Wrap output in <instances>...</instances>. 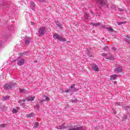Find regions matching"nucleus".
Here are the masks:
<instances>
[{"label":"nucleus","instance_id":"1","mask_svg":"<svg viewBox=\"0 0 130 130\" xmlns=\"http://www.w3.org/2000/svg\"><path fill=\"white\" fill-rule=\"evenodd\" d=\"M14 61H17V66H19V67H21V66H23L24 63H25V59L18 57L16 60H14Z\"/></svg>","mask_w":130,"mask_h":130},{"label":"nucleus","instance_id":"2","mask_svg":"<svg viewBox=\"0 0 130 130\" xmlns=\"http://www.w3.org/2000/svg\"><path fill=\"white\" fill-rule=\"evenodd\" d=\"M15 83L11 82L9 83H6L4 85L5 90H9V89H12L15 87Z\"/></svg>","mask_w":130,"mask_h":130},{"label":"nucleus","instance_id":"3","mask_svg":"<svg viewBox=\"0 0 130 130\" xmlns=\"http://www.w3.org/2000/svg\"><path fill=\"white\" fill-rule=\"evenodd\" d=\"M38 33L40 36H43L44 35H45V33H46V27H40V28L39 29Z\"/></svg>","mask_w":130,"mask_h":130},{"label":"nucleus","instance_id":"4","mask_svg":"<svg viewBox=\"0 0 130 130\" xmlns=\"http://www.w3.org/2000/svg\"><path fill=\"white\" fill-rule=\"evenodd\" d=\"M95 2L99 4V5H101L102 7H103V6H107V3L105 0H95Z\"/></svg>","mask_w":130,"mask_h":130},{"label":"nucleus","instance_id":"5","mask_svg":"<svg viewBox=\"0 0 130 130\" xmlns=\"http://www.w3.org/2000/svg\"><path fill=\"white\" fill-rule=\"evenodd\" d=\"M102 56H105L107 59H113V57L110 56V55H109V54L103 53Z\"/></svg>","mask_w":130,"mask_h":130},{"label":"nucleus","instance_id":"6","mask_svg":"<svg viewBox=\"0 0 130 130\" xmlns=\"http://www.w3.org/2000/svg\"><path fill=\"white\" fill-rule=\"evenodd\" d=\"M91 66L94 72H98V66L96 64L92 63Z\"/></svg>","mask_w":130,"mask_h":130},{"label":"nucleus","instance_id":"7","mask_svg":"<svg viewBox=\"0 0 130 130\" xmlns=\"http://www.w3.org/2000/svg\"><path fill=\"white\" fill-rule=\"evenodd\" d=\"M86 54L88 56H90V57H92L93 56L92 54H91V48H87L86 49Z\"/></svg>","mask_w":130,"mask_h":130},{"label":"nucleus","instance_id":"8","mask_svg":"<svg viewBox=\"0 0 130 130\" xmlns=\"http://www.w3.org/2000/svg\"><path fill=\"white\" fill-rule=\"evenodd\" d=\"M25 45H29L30 44V38H26L24 41Z\"/></svg>","mask_w":130,"mask_h":130},{"label":"nucleus","instance_id":"9","mask_svg":"<svg viewBox=\"0 0 130 130\" xmlns=\"http://www.w3.org/2000/svg\"><path fill=\"white\" fill-rule=\"evenodd\" d=\"M66 126H64V125L63 124H62L60 125L57 126L56 127V128L57 129H63L66 128Z\"/></svg>","mask_w":130,"mask_h":130},{"label":"nucleus","instance_id":"10","mask_svg":"<svg viewBox=\"0 0 130 130\" xmlns=\"http://www.w3.org/2000/svg\"><path fill=\"white\" fill-rule=\"evenodd\" d=\"M30 8L33 11H35V3H34L33 2H30Z\"/></svg>","mask_w":130,"mask_h":130},{"label":"nucleus","instance_id":"11","mask_svg":"<svg viewBox=\"0 0 130 130\" xmlns=\"http://www.w3.org/2000/svg\"><path fill=\"white\" fill-rule=\"evenodd\" d=\"M56 26L59 28V29H62V24L59 21L56 22Z\"/></svg>","mask_w":130,"mask_h":130},{"label":"nucleus","instance_id":"12","mask_svg":"<svg viewBox=\"0 0 130 130\" xmlns=\"http://www.w3.org/2000/svg\"><path fill=\"white\" fill-rule=\"evenodd\" d=\"M104 28H105V29H106L107 30H108V31L109 32V33H112V32L114 31V29H113V28H112L107 27H104Z\"/></svg>","mask_w":130,"mask_h":130},{"label":"nucleus","instance_id":"13","mask_svg":"<svg viewBox=\"0 0 130 130\" xmlns=\"http://www.w3.org/2000/svg\"><path fill=\"white\" fill-rule=\"evenodd\" d=\"M53 38H54V39H57L58 40H59L60 39V36L57 34H54Z\"/></svg>","mask_w":130,"mask_h":130},{"label":"nucleus","instance_id":"14","mask_svg":"<svg viewBox=\"0 0 130 130\" xmlns=\"http://www.w3.org/2000/svg\"><path fill=\"white\" fill-rule=\"evenodd\" d=\"M20 110V108L19 107H16V109H15V108H13V109H12V112H13V113H18V110Z\"/></svg>","mask_w":130,"mask_h":130},{"label":"nucleus","instance_id":"15","mask_svg":"<svg viewBox=\"0 0 130 130\" xmlns=\"http://www.w3.org/2000/svg\"><path fill=\"white\" fill-rule=\"evenodd\" d=\"M11 98V96L10 95H7L6 96H3L2 100L3 101H6V100H9Z\"/></svg>","mask_w":130,"mask_h":130},{"label":"nucleus","instance_id":"16","mask_svg":"<svg viewBox=\"0 0 130 130\" xmlns=\"http://www.w3.org/2000/svg\"><path fill=\"white\" fill-rule=\"evenodd\" d=\"M115 71L116 73H121V72H122V69L120 67H118L115 70Z\"/></svg>","mask_w":130,"mask_h":130},{"label":"nucleus","instance_id":"17","mask_svg":"<svg viewBox=\"0 0 130 130\" xmlns=\"http://www.w3.org/2000/svg\"><path fill=\"white\" fill-rule=\"evenodd\" d=\"M116 78H117V75H112L110 76V80H116Z\"/></svg>","mask_w":130,"mask_h":130},{"label":"nucleus","instance_id":"18","mask_svg":"<svg viewBox=\"0 0 130 130\" xmlns=\"http://www.w3.org/2000/svg\"><path fill=\"white\" fill-rule=\"evenodd\" d=\"M59 41L60 42H66V41H67V39H66L62 37H60Z\"/></svg>","mask_w":130,"mask_h":130},{"label":"nucleus","instance_id":"19","mask_svg":"<svg viewBox=\"0 0 130 130\" xmlns=\"http://www.w3.org/2000/svg\"><path fill=\"white\" fill-rule=\"evenodd\" d=\"M19 93H27V90L24 89L19 88Z\"/></svg>","mask_w":130,"mask_h":130},{"label":"nucleus","instance_id":"20","mask_svg":"<svg viewBox=\"0 0 130 130\" xmlns=\"http://www.w3.org/2000/svg\"><path fill=\"white\" fill-rule=\"evenodd\" d=\"M70 89H73V91H75V92H77V91H78L77 89L75 88V84H72L70 87Z\"/></svg>","mask_w":130,"mask_h":130},{"label":"nucleus","instance_id":"21","mask_svg":"<svg viewBox=\"0 0 130 130\" xmlns=\"http://www.w3.org/2000/svg\"><path fill=\"white\" fill-rule=\"evenodd\" d=\"M35 114L31 113L27 115V117H35Z\"/></svg>","mask_w":130,"mask_h":130},{"label":"nucleus","instance_id":"22","mask_svg":"<svg viewBox=\"0 0 130 130\" xmlns=\"http://www.w3.org/2000/svg\"><path fill=\"white\" fill-rule=\"evenodd\" d=\"M35 98V96H30L28 98V101H33Z\"/></svg>","mask_w":130,"mask_h":130},{"label":"nucleus","instance_id":"23","mask_svg":"<svg viewBox=\"0 0 130 130\" xmlns=\"http://www.w3.org/2000/svg\"><path fill=\"white\" fill-rule=\"evenodd\" d=\"M84 16L85 20H88V18H89V13H85Z\"/></svg>","mask_w":130,"mask_h":130},{"label":"nucleus","instance_id":"24","mask_svg":"<svg viewBox=\"0 0 130 130\" xmlns=\"http://www.w3.org/2000/svg\"><path fill=\"white\" fill-rule=\"evenodd\" d=\"M104 51H109V48H108V46H105L104 47Z\"/></svg>","mask_w":130,"mask_h":130},{"label":"nucleus","instance_id":"25","mask_svg":"<svg viewBox=\"0 0 130 130\" xmlns=\"http://www.w3.org/2000/svg\"><path fill=\"white\" fill-rule=\"evenodd\" d=\"M72 102H73V103H76V102H77V100H76V98H73L72 100H71Z\"/></svg>","mask_w":130,"mask_h":130},{"label":"nucleus","instance_id":"26","mask_svg":"<svg viewBox=\"0 0 130 130\" xmlns=\"http://www.w3.org/2000/svg\"><path fill=\"white\" fill-rule=\"evenodd\" d=\"M35 127H38L39 126V123L38 122H36L35 124Z\"/></svg>","mask_w":130,"mask_h":130},{"label":"nucleus","instance_id":"27","mask_svg":"<svg viewBox=\"0 0 130 130\" xmlns=\"http://www.w3.org/2000/svg\"><path fill=\"white\" fill-rule=\"evenodd\" d=\"M35 109H36V110H38L39 109V105H37L35 106Z\"/></svg>","mask_w":130,"mask_h":130},{"label":"nucleus","instance_id":"28","mask_svg":"<svg viewBox=\"0 0 130 130\" xmlns=\"http://www.w3.org/2000/svg\"><path fill=\"white\" fill-rule=\"evenodd\" d=\"M124 109H125V110H128V109H130V107L128 106H126L124 107Z\"/></svg>","mask_w":130,"mask_h":130},{"label":"nucleus","instance_id":"29","mask_svg":"<svg viewBox=\"0 0 130 130\" xmlns=\"http://www.w3.org/2000/svg\"><path fill=\"white\" fill-rule=\"evenodd\" d=\"M6 126H7L6 124H2L0 125V127H6Z\"/></svg>","mask_w":130,"mask_h":130},{"label":"nucleus","instance_id":"30","mask_svg":"<svg viewBox=\"0 0 130 130\" xmlns=\"http://www.w3.org/2000/svg\"><path fill=\"white\" fill-rule=\"evenodd\" d=\"M122 24H125V22H118V25H122Z\"/></svg>","mask_w":130,"mask_h":130},{"label":"nucleus","instance_id":"31","mask_svg":"<svg viewBox=\"0 0 130 130\" xmlns=\"http://www.w3.org/2000/svg\"><path fill=\"white\" fill-rule=\"evenodd\" d=\"M28 54H29V52H28L27 51H25L23 52L24 55H28Z\"/></svg>","mask_w":130,"mask_h":130},{"label":"nucleus","instance_id":"32","mask_svg":"<svg viewBox=\"0 0 130 130\" xmlns=\"http://www.w3.org/2000/svg\"><path fill=\"white\" fill-rule=\"evenodd\" d=\"M25 100H20V101H18L19 103L21 104L22 102H25Z\"/></svg>","mask_w":130,"mask_h":130},{"label":"nucleus","instance_id":"33","mask_svg":"<svg viewBox=\"0 0 130 130\" xmlns=\"http://www.w3.org/2000/svg\"><path fill=\"white\" fill-rule=\"evenodd\" d=\"M90 25H91L92 26H95V27H96V23L95 22L90 23Z\"/></svg>","mask_w":130,"mask_h":130},{"label":"nucleus","instance_id":"34","mask_svg":"<svg viewBox=\"0 0 130 130\" xmlns=\"http://www.w3.org/2000/svg\"><path fill=\"white\" fill-rule=\"evenodd\" d=\"M19 55L20 56V57H22V56H24V53H20L19 54Z\"/></svg>","mask_w":130,"mask_h":130},{"label":"nucleus","instance_id":"35","mask_svg":"<svg viewBox=\"0 0 130 130\" xmlns=\"http://www.w3.org/2000/svg\"><path fill=\"white\" fill-rule=\"evenodd\" d=\"M122 118H123V120H125V119H126V118H127V116L125 115H124Z\"/></svg>","mask_w":130,"mask_h":130},{"label":"nucleus","instance_id":"36","mask_svg":"<svg viewBox=\"0 0 130 130\" xmlns=\"http://www.w3.org/2000/svg\"><path fill=\"white\" fill-rule=\"evenodd\" d=\"M118 11L119 12H123V9H122L121 8H118Z\"/></svg>","mask_w":130,"mask_h":130},{"label":"nucleus","instance_id":"37","mask_svg":"<svg viewBox=\"0 0 130 130\" xmlns=\"http://www.w3.org/2000/svg\"><path fill=\"white\" fill-rule=\"evenodd\" d=\"M45 100H46V101H49L50 99L47 96H46Z\"/></svg>","mask_w":130,"mask_h":130},{"label":"nucleus","instance_id":"38","mask_svg":"<svg viewBox=\"0 0 130 130\" xmlns=\"http://www.w3.org/2000/svg\"><path fill=\"white\" fill-rule=\"evenodd\" d=\"M40 3H45V0H38Z\"/></svg>","mask_w":130,"mask_h":130},{"label":"nucleus","instance_id":"39","mask_svg":"<svg viewBox=\"0 0 130 130\" xmlns=\"http://www.w3.org/2000/svg\"><path fill=\"white\" fill-rule=\"evenodd\" d=\"M63 92H66V93H69V92H71V90L69 89H67V90H63Z\"/></svg>","mask_w":130,"mask_h":130},{"label":"nucleus","instance_id":"40","mask_svg":"<svg viewBox=\"0 0 130 130\" xmlns=\"http://www.w3.org/2000/svg\"><path fill=\"white\" fill-rule=\"evenodd\" d=\"M115 105H118V106H120L121 105V103H116L115 104Z\"/></svg>","mask_w":130,"mask_h":130},{"label":"nucleus","instance_id":"41","mask_svg":"<svg viewBox=\"0 0 130 130\" xmlns=\"http://www.w3.org/2000/svg\"><path fill=\"white\" fill-rule=\"evenodd\" d=\"M20 105L21 106H22V107H24V106H25V103H21Z\"/></svg>","mask_w":130,"mask_h":130},{"label":"nucleus","instance_id":"42","mask_svg":"<svg viewBox=\"0 0 130 130\" xmlns=\"http://www.w3.org/2000/svg\"><path fill=\"white\" fill-rule=\"evenodd\" d=\"M2 46H3V42L0 41V47H2Z\"/></svg>","mask_w":130,"mask_h":130},{"label":"nucleus","instance_id":"43","mask_svg":"<svg viewBox=\"0 0 130 130\" xmlns=\"http://www.w3.org/2000/svg\"><path fill=\"white\" fill-rule=\"evenodd\" d=\"M101 24L100 23H96L95 27H97V26H100Z\"/></svg>","mask_w":130,"mask_h":130},{"label":"nucleus","instance_id":"44","mask_svg":"<svg viewBox=\"0 0 130 130\" xmlns=\"http://www.w3.org/2000/svg\"><path fill=\"white\" fill-rule=\"evenodd\" d=\"M112 49L114 51H115L116 50V48H115L114 47H112Z\"/></svg>","mask_w":130,"mask_h":130},{"label":"nucleus","instance_id":"45","mask_svg":"<svg viewBox=\"0 0 130 130\" xmlns=\"http://www.w3.org/2000/svg\"><path fill=\"white\" fill-rule=\"evenodd\" d=\"M43 102H44V101L41 100V101H40V103L41 104H42V103H43Z\"/></svg>","mask_w":130,"mask_h":130},{"label":"nucleus","instance_id":"46","mask_svg":"<svg viewBox=\"0 0 130 130\" xmlns=\"http://www.w3.org/2000/svg\"><path fill=\"white\" fill-rule=\"evenodd\" d=\"M12 28H13V25H11L10 27L8 28V29H10V30L12 29Z\"/></svg>","mask_w":130,"mask_h":130},{"label":"nucleus","instance_id":"47","mask_svg":"<svg viewBox=\"0 0 130 130\" xmlns=\"http://www.w3.org/2000/svg\"><path fill=\"white\" fill-rule=\"evenodd\" d=\"M113 113H114V114H115L116 113H115V112H114V111H115V110L113 108Z\"/></svg>","mask_w":130,"mask_h":130},{"label":"nucleus","instance_id":"48","mask_svg":"<svg viewBox=\"0 0 130 130\" xmlns=\"http://www.w3.org/2000/svg\"><path fill=\"white\" fill-rule=\"evenodd\" d=\"M30 24H31V25H34V22H30Z\"/></svg>","mask_w":130,"mask_h":130},{"label":"nucleus","instance_id":"49","mask_svg":"<svg viewBox=\"0 0 130 130\" xmlns=\"http://www.w3.org/2000/svg\"><path fill=\"white\" fill-rule=\"evenodd\" d=\"M113 8H115V5H113Z\"/></svg>","mask_w":130,"mask_h":130},{"label":"nucleus","instance_id":"50","mask_svg":"<svg viewBox=\"0 0 130 130\" xmlns=\"http://www.w3.org/2000/svg\"><path fill=\"white\" fill-rule=\"evenodd\" d=\"M91 14H93V12H91Z\"/></svg>","mask_w":130,"mask_h":130},{"label":"nucleus","instance_id":"51","mask_svg":"<svg viewBox=\"0 0 130 130\" xmlns=\"http://www.w3.org/2000/svg\"><path fill=\"white\" fill-rule=\"evenodd\" d=\"M5 110H7V108H5Z\"/></svg>","mask_w":130,"mask_h":130},{"label":"nucleus","instance_id":"52","mask_svg":"<svg viewBox=\"0 0 130 130\" xmlns=\"http://www.w3.org/2000/svg\"><path fill=\"white\" fill-rule=\"evenodd\" d=\"M112 9H114V8L112 7Z\"/></svg>","mask_w":130,"mask_h":130},{"label":"nucleus","instance_id":"53","mask_svg":"<svg viewBox=\"0 0 130 130\" xmlns=\"http://www.w3.org/2000/svg\"><path fill=\"white\" fill-rule=\"evenodd\" d=\"M129 39H130V37H128Z\"/></svg>","mask_w":130,"mask_h":130},{"label":"nucleus","instance_id":"54","mask_svg":"<svg viewBox=\"0 0 130 130\" xmlns=\"http://www.w3.org/2000/svg\"><path fill=\"white\" fill-rule=\"evenodd\" d=\"M128 1H129V3H130V0H128Z\"/></svg>","mask_w":130,"mask_h":130},{"label":"nucleus","instance_id":"55","mask_svg":"<svg viewBox=\"0 0 130 130\" xmlns=\"http://www.w3.org/2000/svg\"><path fill=\"white\" fill-rule=\"evenodd\" d=\"M107 7L108 8H109V7H108V6H107Z\"/></svg>","mask_w":130,"mask_h":130}]
</instances>
